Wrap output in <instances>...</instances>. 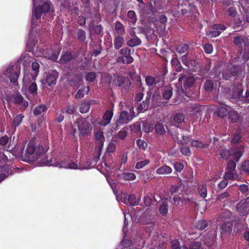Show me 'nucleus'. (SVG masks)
Returning <instances> with one entry per match:
<instances>
[{
	"mask_svg": "<svg viewBox=\"0 0 249 249\" xmlns=\"http://www.w3.org/2000/svg\"><path fill=\"white\" fill-rule=\"evenodd\" d=\"M48 150V147L32 140L28 143L26 156L29 160L34 161L40 158Z\"/></svg>",
	"mask_w": 249,
	"mask_h": 249,
	"instance_id": "obj_1",
	"label": "nucleus"
},
{
	"mask_svg": "<svg viewBox=\"0 0 249 249\" xmlns=\"http://www.w3.org/2000/svg\"><path fill=\"white\" fill-rule=\"evenodd\" d=\"M20 72V66L16 64L15 66L10 65L4 72V75L8 78L14 86L18 85V79Z\"/></svg>",
	"mask_w": 249,
	"mask_h": 249,
	"instance_id": "obj_2",
	"label": "nucleus"
},
{
	"mask_svg": "<svg viewBox=\"0 0 249 249\" xmlns=\"http://www.w3.org/2000/svg\"><path fill=\"white\" fill-rule=\"evenodd\" d=\"M132 119L133 116H130L128 112L125 110L121 111L119 119L112 125L113 131H117L124 124L128 123Z\"/></svg>",
	"mask_w": 249,
	"mask_h": 249,
	"instance_id": "obj_3",
	"label": "nucleus"
},
{
	"mask_svg": "<svg viewBox=\"0 0 249 249\" xmlns=\"http://www.w3.org/2000/svg\"><path fill=\"white\" fill-rule=\"evenodd\" d=\"M78 130L79 131V136H84L89 134L92 130L89 123L83 118H80L76 120Z\"/></svg>",
	"mask_w": 249,
	"mask_h": 249,
	"instance_id": "obj_4",
	"label": "nucleus"
},
{
	"mask_svg": "<svg viewBox=\"0 0 249 249\" xmlns=\"http://www.w3.org/2000/svg\"><path fill=\"white\" fill-rule=\"evenodd\" d=\"M236 209L240 215H247L249 212V197L240 201L237 204Z\"/></svg>",
	"mask_w": 249,
	"mask_h": 249,
	"instance_id": "obj_5",
	"label": "nucleus"
},
{
	"mask_svg": "<svg viewBox=\"0 0 249 249\" xmlns=\"http://www.w3.org/2000/svg\"><path fill=\"white\" fill-rule=\"evenodd\" d=\"M59 73L56 70H51L47 73L45 81L48 86L51 87L56 84Z\"/></svg>",
	"mask_w": 249,
	"mask_h": 249,
	"instance_id": "obj_6",
	"label": "nucleus"
},
{
	"mask_svg": "<svg viewBox=\"0 0 249 249\" xmlns=\"http://www.w3.org/2000/svg\"><path fill=\"white\" fill-rule=\"evenodd\" d=\"M75 55L71 52L63 51L58 62L63 65L67 64L76 58Z\"/></svg>",
	"mask_w": 249,
	"mask_h": 249,
	"instance_id": "obj_7",
	"label": "nucleus"
},
{
	"mask_svg": "<svg viewBox=\"0 0 249 249\" xmlns=\"http://www.w3.org/2000/svg\"><path fill=\"white\" fill-rule=\"evenodd\" d=\"M178 80L181 83L183 81V86L186 89L192 87L194 85L196 81L194 76L189 75L186 77L184 75L180 76Z\"/></svg>",
	"mask_w": 249,
	"mask_h": 249,
	"instance_id": "obj_8",
	"label": "nucleus"
},
{
	"mask_svg": "<svg viewBox=\"0 0 249 249\" xmlns=\"http://www.w3.org/2000/svg\"><path fill=\"white\" fill-rule=\"evenodd\" d=\"M167 18L164 14L160 15L158 19L155 21V27L157 30L161 32L165 30L166 28V23Z\"/></svg>",
	"mask_w": 249,
	"mask_h": 249,
	"instance_id": "obj_9",
	"label": "nucleus"
},
{
	"mask_svg": "<svg viewBox=\"0 0 249 249\" xmlns=\"http://www.w3.org/2000/svg\"><path fill=\"white\" fill-rule=\"evenodd\" d=\"M113 112L112 110L107 109L104 113L102 119L99 124L101 126H106L109 124L113 116Z\"/></svg>",
	"mask_w": 249,
	"mask_h": 249,
	"instance_id": "obj_10",
	"label": "nucleus"
},
{
	"mask_svg": "<svg viewBox=\"0 0 249 249\" xmlns=\"http://www.w3.org/2000/svg\"><path fill=\"white\" fill-rule=\"evenodd\" d=\"M233 223L231 221H227L224 222L221 225L220 231L222 236L230 234L232 230Z\"/></svg>",
	"mask_w": 249,
	"mask_h": 249,
	"instance_id": "obj_11",
	"label": "nucleus"
},
{
	"mask_svg": "<svg viewBox=\"0 0 249 249\" xmlns=\"http://www.w3.org/2000/svg\"><path fill=\"white\" fill-rule=\"evenodd\" d=\"M52 161L53 158L51 155L49 156L48 155H46L41 159V163L42 165L47 166H54L61 168L64 167L62 165L61 162L57 161L55 163H53Z\"/></svg>",
	"mask_w": 249,
	"mask_h": 249,
	"instance_id": "obj_12",
	"label": "nucleus"
},
{
	"mask_svg": "<svg viewBox=\"0 0 249 249\" xmlns=\"http://www.w3.org/2000/svg\"><path fill=\"white\" fill-rule=\"evenodd\" d=\"M245 148L243 145L235 146L232 150V155L235 162H237L243 155Z\"/></svg>",
	"mask_w": 249,
	"mask_h": 249,
	"instance_id": "obj_13",
	"label": "nucleus"
},
{
	"mask_svg": "<svg viewBox=\"0 0 249 249\" xmlns=\"http://www.w3.org/2000/svg\"><path fill=\"white\" fill-rule=\"evenodd\" d=\"M95 20L92 19L90 20L89 25L90 30L93 31V33L95 35H100L103 30V27L101 24L95 25Z\"/></svg>",
	"mask_w": 249,
	"mask_h": 249,
	"instance_id": "obj_14",
	"label": "nucleus"
},
{
	"mask_svg": "<svg viewBox=\"0 0 249 249\" xmlns=\"http://www.w3.org/2000/svg\"><path fill=\"white\" fill-rule=\"evenodd\" d=\"M197 194L202 198H205L207 196V185L206 183H203L198 184L197 185Z\"/></svg>",
	"mask_w": 249,
	"mask_h": 249,
	"instance_id": "obj_15",
	"label": "nucleus"
},
{
	"mask_svg": "<svg viewBox=\"0 0 249 249\" xmlns=\"http://www.w3.org/2000/svg\"><path fill=\"white\" fill-rule=\"evenodd\" d=\"M228 107L225 104H220V107L216 110V114L221 118H224L227 116L228 112L227 108Z\"/></svg>",
	"mask_w": 249,
	"mask_h": 249,
	"instance_id": "obj_16",
	"label": "nucleus"
},
{
	"mask_svg": "<svg viewBox=\"0 0 249 249\" xmlns=\"http://www.w3.org/2000/svg\"><path fill=\"white\" fill-rule=\"evenodd\" d=\"M241 51L243 52L242 58L245 61L247 62L249 60V40H247L245 42V45L243 49H241Z\"/></svg>",
	"mask_w": 249,
	"mask_h": 249,
	"instance_id": "obj_17",
	"label": "nucleus"
},
{
	"mask_svg": "<svg viewBox=\"0 0 249 249\" xmlns=\"http://www.w3.org/2000/svg\"><path fill=\"white\" fill-rule=\"evenodd\" d=\"M187 109L188 111L192 112L194 115H197L198 113L201 112L202 107L197 104H189L187 107Z\"/></svg>",
	"mask_w": 249,
	"mask_h": 249,
	"instance_id": "obj_18",
	"label": "nucleus"
},
{
	"mask_svg": "<svg viewBox=\"0 0 249 249\" xmlns=\"http://www.w3.org/2000/svg\"><path fill=\"white\" fill-rule=\"evenodd\" d=\"M142 43V40L138 36H134L129 39L126 42V45L131 48L140 46Z\"/></svg>",
	"mask_w": 249,
	"mask_h": 249,
	"instance_id": "obj_19",
	"label": "nucleus"
},
{
	"mask_svg": "<svg viewBox=\"0 0 249 249\" xmlns=\"http://www.w3.org/2000/svg\"><path fill=\"white\" fill-rule=\"evenodd\" d=\"M24 118V115L23 114H18L14 116L12 123V127L16 129L17 126L21 124Z\"/></svg>",
	"mask_w": 249,
	"mask_h": 249,
	"instance_id": "obj_20",
	"label": "nucleus"
},
{
	"mask_svg": "<svg viewBox=\"0 0 249 249\" xmlns=\"http://www.w3.org/2000/svg\"><path fill=\"white\" fill-rule=\"evenodd\" d=\"M124 43V38L123 36L120 35H117L115 36L113 44L114 46V48L116 50H119L120 49L123 45Z\"/></svg>",
	"mask_w": 249,
	"mask_h": 249,
	"instance_id": "obj_21",
	"label": "nucleus"
},
{
	"mask_svg": "<svg viewBox=\"0 0 249 249\" xmlns=\"http://www.w3.org/2000/svg\"><path fill=\"white\" fill-rule=\"evenodd\" d=\"M218 152L221 158L226 160H228L231 156L230 151L225 147L220 148Z\"/></svg>",
	"mask_w": 249,
	"mask_h": 249,
	"instance_id": "obj_22",
	"label": "nucleus"
},
{
	"mask_svg": "<svg viewBox=\"0 0 249 249\" xmlns=\"http://www.w3.org/2000/svg\"><path fill=\"white\" fill-rule=\"evenodd\" d=\"M247 40H249L246 36L243 37L238 36L234 37L233 42L235 45L239 47H242L243 44L245 45V42Z\"/></svg>",
	"mask_w": 249,
	"mask_h": 249,
	"instance_id": "obj_23",
	"label": "nucleus"
},
{
	"mask_svg": "<svg viewBox=\"0 0 249 249\" xmlns=\"http://www.w3.org/2000/svg\"><path fill=\"white\" fill-rule=\"evenodd\" d=\"M156 172L158 175H167L172 173V169L170 166L165 165L158 168Z\"/></svg>",
	"mask_w": 249,
	"mask_h": 249,
	"instance_id": "obj_24",
	"label": "nucleus"
},
{
	"mask_svg": "<svg viewBox=\"0 0 249 249\" xmlns=\"http://www.w3.org/2000/svg\"><path fill=\"white\" fill-rule=\"evenodd\" d=\"M89 91V86L81 88L77 91L75 98L77 99H81L84 97L85 94H88Z\"/></svg>",
	"mask_w": 249,
	"mask_h": 249,
	"instance_id": "obj_25",
	"label": "nucleus"
},
{
	"mask_svg": "<svg viewBox=\"0 0 249 249\" xmlns=\"http://www.w3.org/2000/svg\"><path fill=\"white\" fill-rule=\"evenodd\" d=\"M190 144L197 148H206L209 146L208 143H204L198 140H191Z\"/></svg>",
	"mask_w": 249,
	"mask_h": 249,
	"instance_id": "obj_26",
	"label": "nucleus"
},
{
	"mask_svg": "<svg viewBox=\"0 0 249 249\" xmlns=\"http://www.w3.org/2000/svg\"><path fill=\"white\" fill-rule=\"evenodd\" d=\"M47 107L44 104L36 106L33 110V114L35 116H38L41 113L46 112Z\"/></svg>",
	"mask_w": 249,
	"mask_h": 249,
	"instance_id": "obj_27",
	"label": "nucleus"
},
{
	"mask_svg": "<svg viewBox=\"0 0 249 249\" xmlns=\"http://www.w3.org/2000/svg\"><path fill=\"white\" fill-rule=\"evenodd\" d=\"M228 115L229 119L233 123L237 122L240 119L239 114L234 110H230Z\"/></svg>",
	"mask_w": 249,
	"mask_h": 249,
	"instance_id": "obj_28",
	"label": "nucleus"
},
{
	"mask_svg": "<svg viewBox=\"0 0 249 249\" xmlns=\"http://www.w3.org/2000/svg\"><path fill=\"white\" fill-rule=\"evenodd\" d=\"M232 213L230 211L225 210L219 214L217 220L218 222L223 221L230 219Z\"/></svg>",
	"mask_w": 249,
	"mask_h": 249,
	"instance_id": "obj_29",
	"label": "nucleus"
},
{
	"mask_svg": "<svg viewBox=\"0 0 249 249\" xmlns=\"http://www.w3.org/2000/svg\"><path fill=\"white\" fill-rule=\"evenodd\" d=\"M32 71L31 72L32 78L33 80H35L36 77L38 74L39 65V64L35 61L32 62Z\"/></svg>",
	"mask_w": 249,
	"mask_h": 249,
	"instance_id": "obj_30",
	"label": "nucleus"
},
{
	"mask_svg": "<svg viewBox=\"0 0 249 249\" xmlns=\"http://www.w3.org/2000/svg\"><path fill=\"white\" fill-rule=\"evenodd\" d=\"M224 179L228 180V179H232V180H237L240 178L239 177L238 174L237 173L236 171L234 172H226L224 175Z\"/></svg>",
	"mask_w": 249,
	"mask_h": 249,
	"instance_id": "obj_31",
	"label": "nucleus"
},
{
	"mask_svg": "<svg viewBox=\"0 0 249 249\" xmlns=\"http://www.w3.org/2000/svg\"><path fill=\"white\" fill-rule=\"evenodd\" d=\"M125 81V84H123L120 87L122 93H127L131 88L132 83L130 80L128 78L126 77Z\"/></svg>",
	"mask_w": 249,
	"mask_h": 249,
	"instance_id": "obj_32",
	"label": "nucleus"
},
{
	"mask_svg": "<svg viewBox=\"0 0 249 249\" xmlns=\"http://www.w3.org/2000/svg\"><path fill=\"white\" fill-rule=\"evenodd\" d=\"M76 110V107L74 105H69L61 109L60 111L62 113H67L68 114H73Z\"/></svg>",
	"mask_w": 249,
	"mask_h": 249,
	"instance_id": "obj_33",
	"label": "nucleus"
},
{
	"mask_svg": "<svg viewBox=\"0 0 249 249\" xmlns=\"http://www.w3.org/2000/svg\"><path fill=\"white\" fill-rule=\"evenodd\" d=\"M209 225L207 221L201 219L198 220L195 224V228L199 230H203L205 229Z\"/></svg>",
	"mask_w": 249,
	"mask_h": 249,
	"instance_id": "obj_34",
	"label": "nucleus"
},
{
	"mask_svg": "<svg viewBox=\"0 0 249 249\" xmlns=\"http://www.w3.org/2000/svg\"><path fill=\"white\" fill-rule=\"evenodd\" d=\"M43 14L41 8L39 6H36L34 8L32 11V21H33L35 19H38L40 18Z\"/></svg>",
	"mask_w": 249,
	"mask_h": 249,
	"instance_id": "obj_35",
	"label": "nucleus"
},
{
	"mask_svg": "<svg viewBox=\"0 0 249 249\" xmlns=\"http://www.w3.org/2000/svg\"><path fill=\"white\" fill-rule=\"evenodd\" d=\"M76 36L77 39L81 42H84L86 41L87 36L86 32L81 28H78L76 31Z\"/></svg>",
	"mask_w": 249,
	"mask_h": 249,
	"instance_id": "obj_36",
	"label": "nucleus"
},
{
	"mask_svg": "<svg viewBox=\"0 0 249 249\" xmlns=\"http://www.w3.org/2000/svg\"><path fill=\"white\" fill-rule=\"evenodd\" d=\"M90 104L91 103L89 101L82 102L79 108L80 112L81 113L88 112L90 109Z\"/></svg>",
	"mask_w": 249,
	"mask_h": 249,
	"instance_id": "obj_37",
	"label": "nucleus"
},
{
	"mask_svg": "<svg viewBox=\"0 0 249 249\" xmlns=\"http://www.w3.org/2000/svg\"><path fill=\"white\" fill-rule=\"evenodd\" d=\"M126 77H123L121 76H114V78L113 82L114 85L118 87H121L123 84H125Z\"/></svg>",
	"mask_w": 249,
	"mask_h": 249,
	"instance_id": "obj_38",
	"label": "nucleus"
},
{
	"mask_svg": "<svg viewBox=\"0 0 249 249\" xmlns=\"http://www.w3.org/2000/svg\"><path fill=\"white\" fill-rule=\"evenodd\" d=\"M230 194L228 192H224L217 195L216 200L223 203L229 200Z\"/></svg>",
	"mask_w": 249,
	"mask_h": 249,
	"instance_id": "obj_39",
	"label": "nucleus"
},
{
	"mask_svg": "<svg viewBox=\"0 0 249 249\" xmlns=\"http://www.w3.org/2000/svg\"><path fill=\"white\" fill-rule=\"evenodd\" d=\"M59 54V51L55 50H51L48 53V58L49 59L53 62H56Z\"/></svg>",
	"mask_w": 249,
	"mask_h": 249,
	"instance_id": "obj_40",
	"label": "nucleus"
},
{
	"mask_svg": "<svg viewBox=\"0 0 249 249\" xmlns=\"http://www.w3.org/2000/svg\"><path fill=\"white\" fill-rule=\"evenodd\" d=\"M171 65L173 67H174L177 71H180L182 67L181 65L180 62L178 59V58L176 57L173 58L171 61Z\"/></svg>",
	"mask_w": 249,
	"mask_h": 249,
	"instance_id": "obj_41",
	"label": "nucleus"
},
{
	"mask_svg": "<svg viewBox=\"0 0 249 249\" xmlns=\"http://www.w3.org/2000/svg\"><path fill=\"white\" fill-rule=\"evenodd\" d=\"M114 28L118 35H122L124 33V28L123 25L119 21L114 23Z\"/></svg>",
	"mask_w": 249,
	"mask_h": 249,
	"instance_id": "obj_42",
	"label": "nucleus"
},
{
	"mask_svg": "<svg viewBox=\"0 0 249 249\" xmlns=\"http://www.w3.org/2000/svg\"><path fill=\"white\" fill-rule=\"evenodd\" d=\"M154 129L156 132L160 135H163L166 132L163 124L160 123L155 124Z\"/></svg>",
	"mask_w": 249,
	"mask_h": 249,
	"instance_id": "obj_43",
	"label": "nucleus"
},
{
	"mask_svg": "<svg viewBox=\"0 0 249 249\" xmlns=\"http://www.w3.org/2000/svg\"><path fill=\"white\" fill-rule=\"evenodd\" d=\"M128 128L127 126L123 127L117 134V136H118V138H119L120 140H124L128 134Z\"/></svg>",
	"mask_w": 249,
	"mask_h": 249,
	"instance_id": "obj_44",
	"label": "nucleus"
},
{
	"mask_svg": "<svg viewBox=\"0 0 249 249\" xmlns=\"http://www.w3.org/2000/svg\"><path fill=\"white\" fill-rule=\"evenodd\" d=\"M233 28L236 31L241 30L243 28L242 20L239 18H235L233 23Z\"/></svg>",
	"mask_w": 249,
	"mask_h": 249,
	"instance_id": "obj_45",
	"label": "nucleus"
},
{
	"mask_svg": "<svg viewBox=\"0 0 249 249\" xmlns=\"http://www.w3.org/2000/svg\"><path fill=\"white\" fill-rule=\"evenodd\" d=\"M189 49V46L188 44L185 43L181 44L178 45L176 49L177 51L180 54L185 53Z\"/></svg>",
	"mask_w": 249,
	"mask_h": 249,
	"instance_id": "obj_46",
	"label": "nucleus"
},
{
	"mask_svg": "<svg viewBox=\"0 0 249 249\" xmlns=\"http://www.w3.org/2000/svg\"><path fill=\"white\" fill-rule=\"evenodd\" d=\"M172 95L173 91L172 89H165L162 93V98L163 99L168 101L171 98Z\"/></svg>",
	"mask_w": 249,
	"mask_h": 249,
	"instance_id": "obj_47",
	"label": "nucleus"
},
{
	"mask_svg": "<svg viewBox=\"0 0 249 249\" xmlns=\"http://www.w3.org/2000/svg\"><path fill=\"white\" fill-rule=\"evenodd\" d=\"M127 17L130 22L135 23L137 21L136 13L133 10H129L127 12Z\"/></svg>",
	"mask_w": 249,
	"mask_h": 249,
	"instance_id": "obj_48",
	"label": "nucleus"
},
{
	"mask_svg": "<svg viewBox=\"0 0 249 249\" xmlns=\"http://www.w3.org/2000/svg\"><path fill=\"white\" fill-rule=\"evenodd\" d=\"M52 4L50 1L44 2L41 6L39 7L41 8L43 13H47L49 12L51 9V5Z\"/></svg>",
	"mask_w": 249,
	"mask_h": 249,
	"instance_id": "obj_49",
	"label": "nucleus"
},
{
	"mask_svg": "<svg viewBox=\"0 0 249 249\" xmlns=\"http://www.w3.org/2000/svg\"><path fill=\"white\" fill-rule=\"evenodd\" d=\"M155 79V83L156 85H158V86L161 87L163 86L164 84V80L163 76L161 75L158 74L155 77H154Z\"/></svg>",
	"mask_w": 249,
	"mask_h": 249,
	"instance_id": "obj_50",
	"label": "nucleus"
},
{
	"mask_svg": "<svg viewBox=\"0 0 249 249\" xmlns=\"http://www.w3.org/2000/svg\"><path fill=\"white\" fill-rule=\"evenodd\" d=\"M122 178L125 180H134L136 179V176L134 173H124L122 174Z\"/></svg>",
	"mask_w": 249,
	"mask_h": 249,
	"instance_id": "obj_51",
	"label": "nucleus"
},
{
	"mask_svg": "<svg viewBox=\"0 0 249 249\" xmlns=\"http://www.w3.org/2000/svg\"><path fill=\"white\" fill-rule=\"evenodd\" d=\"M235 161L230 160H229L227 164L226 169L227 171L230 172H235L236 164Z\"/></svg>",
	"mask_w": 249,
	"mask_h": 249,
	"instance_id": "obj_52",
	"label": "nucleus"
},
{
	"mask_svg": "<svg viewBox=\"0 0 249 249\" xmlns=\"http://www.w3.org/2000/svg\"><path fill=\"white\" fill-rule=\"evenodd\" d=\"M150 160L148 159H145L143 160L139 161L136 163L135 165V168L137 169H140L150 163Z\"/></svg>",
	"mask_w": 249,
	"mask_h": 249,
	"instance_id": "obj_53",
	"label": "nucleus"
},
{
	"mask_svg": "<svg viewBox=\"0 0 249 249\" xmlns=\"http://www.w3.org/2000/svg\"><path fill=\"white\" fill-rule=\"evenodd\" d=\"M96 78V74L95 72H89L85 75V79L89 82H93Z\"/></svg>",
	"mask_w": 249,
	"mask_h": 249,
	"instance_id": "obj_54",
	"label": "nucleus"
},
{
	"mask_svg": "<svg viewBox=\"0 0 249 249\" xmlns=\"http://www.w3.org/2000/svg\"><path fill=\"white\" fill-rule=\"evenodd\" d=\"M168 210V205L167 203H163L159 208L160 213L163 216L167 214Z\"/></svg>",
	"mask_w": 249,
	"mask_h": 249,
	"instance_id": "obj_55",
	"label": "nucleus"
},
{
	"mask_svg": "<svg viewBox=\"0 0 249 249\" xmlns=\"http://www.w3.org/2000/svg\"><path fill=\"white\" fill-rule=\"evenodd\" d=\"M37 86L36 82L32 83L28 88V90L30 93L33 95L37 94Z\"/></svg>",
	"mask_w": 249,
	"mask_h": 249,
	"instance_id": "obj_56",
	"label": "nucleus"
},
{
	"mask_svg": "<svg viewBox=\"0 0 249 249\" xmlns=\"http://www.w3.org/2000/svg\"><path fill=\"white\" fill-rule=\"evenodd\" d=\"M211 28L214 30L218 31H225L227 27L225 25L222 24H213L211 25Z\"/></svg>",
	"mask_w": 249,
	"mask_h": 249,
	"instance_id": "obj_57",
	"label": "nucleus"
},
{
	"mask_svg": "<svg viewBox=\"0 0 249 249\" xmlns=\"http://www.w3.org/2000/svg\"><path fill=\"white\" fill-rule=\"evenodd\" d=\"M204 89L208 92L213 90V82L211 80H206L204 84Z\"/></svg>",
	"mask_w": 249,
	"mask_h": 249,
	"instance_id": "obj_58",
	"label": "nucleus"
},
{
	"mask_svg": "<svg viewBox=\"0 0 249 249\" xmlns=\"http://www.w3.org/2000/svg\"><path fill=\"white\" fill-rule=\"evenodd\" d=\"M180 152L183 155L189 157L191 156V153L190 151V148L189 146H182L180 148Z\"/></svg>",
	"mask_w": 249,
	"mask_h": 249,
	"instance_id": "obj_59",
	"label": "nucleus"
},
{
	"mask_svg": "<svg viewBox=\"0 0 249 249\" xmlns=\"http://www.w3.org/2000/svg\"><path fill=\"white\" fill-rule=\"evenodd\" d=\"M136 144L140 149L145 150L147 146V144L144 140L138 139L136 141Z\"/></svg>",
	"mask_w": 249,
	"mask_h": 249,
	"instance_id": "obj_60",
	"label": "nucleus"
},
{
	"mask_svg": "<svg viewBox=\"0 0 249 249\" xmlns=\"http://www.w3.org/2000/svg\"><path fill=\"white\" fill-rule=\"evenodd\" d=\"M241 169L243 171L249 175V160H246L243 162L241 166Z\"/></svg>",
	"mask_w": 249,
	"mask_h": 249,
	"instance_id": "obj_61",
	"label": "nucleus"
},
{
	"mask_svg": "<svg viewBox=\"0 0 249 249\" xmlns=\"http://www.w3.org/2000/svg\"><path fill=\"white\" fill-rule=\"evenodd\" d=\"M188 54L187 53L185 54L182 56L181 57L180 59H181V60L182 63L184 65H185L186 66H187L188 67H189L191 63V60H190L188 58Z\"/></svg>",
	"mask_w": 249,
	"mask_h": 249,
	"instance_id": "obj_62",
	"label": "nucleus"
},
{
	"mask_svg": "<svg viewBox=\"0 0 249 249\" xmlns=\"http://www.w3.org/2000/svg\"><path fill=\"white\" fill-rule=\"evenodd\" d=\"M137 105V109L138 112H141L143 109L147 107V103L146 102H142V103H135Z\"/></svg>",
	"mask_w": 249,
	"mask_h": 249,
	"instance_id": "obj_63",
	"label": "nucleus"
},
{
	"mask_svg": "<svg viewBox=\"0 0 249 249\" xmlns=\"http://www.w3.org/2000/svg\"><path fill=\"white\" fill-rule=\"evenodd\" d=\"M145 81L146 84L149 86H156L154 77L147 75L145 77Z\"/></svg>",
	"mask_w": 249,
	"mask_h": 249,
	"instance_id": "obj_64",
	"label": "nucleus"
}]
</instances>
